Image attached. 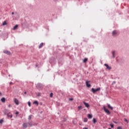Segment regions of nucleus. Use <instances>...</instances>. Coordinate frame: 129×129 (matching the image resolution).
Wrapping results in <instances>:
<instances>
[{
    "mask_svg": "<svg viewBox=\"0 0 129 129\" xmlns=\"http://www.w3.org/2000/svg\"><path fill=\"white\" fill-rule=\"evenodd\" d=\"M99 90H100V88H98L96 89H95L94 88L92 89V92H93V93H95V92H96L97 91H99Z\"/></svg>",
    "mask_w": 129,
    "mask_h": 129,
    "instance_id": "f257e3e1",
    "label": "nucleus"
},
{
    "mask_svg": "<svg viewBox=\"0 0 129 129\" xmlns=\"http://www.w3.org/2000/svg\"><path fill=\"white\" fill-rule=\"evenodd\" d=\"M116 55V51L114 50L112 52V58H115V56Z\"/></svg>",
    "mask_w": 129,
    "mask_h": 129,
    "instance_id": "f03ea898",
    "label": "nucleus"
},
{
    "mask_svg": "<svg viewBox=\"0 0 129 129\" xmlns=\"http://www.w3.org/2000/svg\"><path fill=\"white\" fill-rule=\"evenodd\" d=\"M104 110L106 113H107V114H110V112L108 109L106 108L105 107H104Z\"/></svg>",
    "mask_w": 129,
    "mask_h": 129,
    "instance_id": "7ed1b4c3",
    "label": "nucleus"
},
{
    "mask_svg": "<svg viewBox=\"0 0 129 129\" xmlns=\"http://www.w3.org/2000/svg\"><path fill=\"white\" fill-rule=\"evenodd\" d=\"M55 61H56V59L52 57L50 59L49 62L51 64H53V63H55Z\"/></svg>",
    "mask_w": 129,
    "mask_h": 129,
    "instance_id": "20e7f679",
    "label": "nucleus"
},
{
    "mask_svg": "<svg viewBox=\"0 0 129 129\" xmlns=\"http://www.w3.org/2000/svg\"><path fill=\"white\" fill-rule=\"evenodd\" d=\"M104 65V66H105L106 67V69L107 70H111V67H110L107 63H105Z\"/></svg>",
    "mask_w": 129,
    "mask_h": 129,
    "instance_id": "39448f33",
    "label": "nucleus"
},
{
    "mask_svg": "<svg viewBox=\"0 0 129 129\" xmlns=\"http://www.w3.org/2000/svg\"><path fill=\"white\" fill-rule=\"evenodd\" d=\"M112 36H116L117 35V31L114 30L112 32Z\"/></svg>",
    "mask_w": 129,
    "mask_h": 129,
    "instance_id": "423d86ee",
    "label": "nucleus"
},
{
    "mask_svg": "<svg viewBox=\"0 0 129 129\" xmlns=\"http://www.w3.org/2000/svg\"><path fill=\"white\" fill-rule=\"evenodd\" d=\"M14 102L16 104V105H19V100L17 99V98L14 99Z\"/></svg>",
    "mask_w": 129,
    "mask_h": 129,
    "instance_id": "0eeeda50",
    "label": "nucleus"
},
{
    "mask_svg": "<svg viewBox=\"0 0 129 129\" xmlns=\"http://www.w3.org/2000/svg\"><path fill=\"white\" fill-rule=\"evenodd\" d=\"M83 103L86 107H87V108H89V104L86 103V102H83Z\"/></svg>",
    "mask_w": 129,
    "mask_h": 129,
    "instance_id": "6e6552de",
    "label": "nucleus"
},
{
    "mask_svg": "<svg viewBox=\"0 0 129 129\" xmlns=\"http://www.w3.org/2000/svg\"><path fill=\"white\" fill-rule=\"evenodd\" d=\"M8 117H10V118H12L13 117V114H11V112H9L7 114Z\"/></svg>",
    "mask_w": 129,
    "mask_h": 129,
    "instance_id": "1a4fd4ad",
    "label": "nucleus"
},
{
    "mask_svg": "<svg viewBox=\"0 0 129 129\" xmlns=\"http://www.w3.org/2000/svg\"><path fill=\"white\" fill-rule=\"evenodd\" d=\"M4 53H5V54H7V55H11V52L8 50H4Z\"/></svg>",
    "mask_w": 129,
    "mask_h": 129,
    "instance_id": "9d476101",
    "label": "nucleus"
},
{
    "mask_svg": "<svg viewBox=\"0 0 129 129\" xmlns=\"http://www.w3.org/2000/svg\"><path fill=\"white\" fill-rule=\"evenodd\" d=\"M42 85L41 83H38L36 85V87H37V88H41L42 87Z\"/></svg>",
    "mask_w": 129,
    "mask_h": 129,
    "instance_id": "9b49d317",
    "label": "nucleus"
},
{
    "mask_svg": "<svg viewBox=\"0 0 129 129\" xmlns=\"http://www.w3.org/2000/svg\"><path fill=\"white\" fill-rule=\"evenodd\" d=\"M23 127H24V128H27V127H28V123H24L23 124Z\"/></svg>",
    "mask_w": 129,
    "mask_h": 129,
    "instance_id": "f8f14e48",
    "label": "nucleus"
},
{
    "mask_svg": "<svg viewBox=\"0 0 129 129\" xmlns=\"http://www.w3.org/2000/svg\"><path fill=\"white\" fill-rule=\"evenodd\" d=\"M89 82V81H86V85L87 87H90V86H91V85L89 84H88V83Z\"/></svg>",
    "mask_w": 129,
    "mask_h": 129,
    "instance_id": "ddd939ff",
    "label": "nucleus"
},
{
    "mask_svg": "<svg viewBox=\"0 0 129 129\" xmlns=\"http://www.w3.org/2000/svg\"><path fill=\"white\" fill-rule=\"evenodd\" d=\"M107 106H108V108H110V109H111V110H113V107H112V106H110V104H108V105H107Z\"/></svg>",
    "mask_w": 129,
    "mask_h": 129,
    "instance_id": "4468645a",
    "label": "nucleus"
},
{
    "mask_svg": "<svg viewBox=\"0 0 129 129\" xmlns=\"http://www.w3.org/2000/svg\"><path fill=\"white\" fill-rule=\"evenodd\" d=\"M1 101L2 102H6V98H5L4 97L2 98L1 99Z\"/></svg>",
    "mask_w": 129,
    "mask_h": 129,
    "instance_id": "2eb2a0df",
    "label": "nucleus"
},
{
    "mask_svg": "<svg viewBox=\"0 0 129 129\" xmlns=\"http://www.w3.org/2000/svg\"><path fill=\"white\" fill-rule=\"evenodd\" d=\"M17 29H18V25H15L13 28V30H17Z\"/></svg>",
    "mask_w": 129,
    "mask_h": 129,
    "instance_id": "dca6fc26",
    "label": "nucleus"
},
{
    "mask_svg": "<svg viewBox=\"0 0 129 129\" xmlns=\"http://www.w3.org/2000/svg\"><path fill=\"white\" fill-rule=\"evenodd\" d=\"M34 104H36V105H39V102H38V101H35L33 102Z\"/></svg>",
    "mask_w": 129,
    "mask_h": 129,
    "instance_id": "f3484780",
    "label": "nucleus"
},
{
    "mask_svg": "<svg viewBox=\"0 0 129 129\" xmlns=\"http://www.w3.org/2000/svg\"><path fill=\"white\" fill-rule=\"evenodd\" d=\"M88 118H92V115H91V114H88Z\"/></svg>",
    "mask_w": 129,
    "mask_h": 129,
    "instance_id": "a211bd4d",
    "label": "nucleus"
},
{
    "mask_svg": "<svg viewBox=\"0 0 129 129\" xmlns=\"http://www.w3.org/2000/svg\"><path fill=\"white\" fill-rule=\"evenodd\" d=\"M88 121V119H87V118H84V122H87Z\"/></svg>",
    "mask_w": 129,
    "mask_h": 129,
    "instance_id": "6ab92c4d",
    "label": "nucleus"
},
{
    "mask_svg": "<svg viewBox=\"0 0 129 129\" xmlns=\"http://www.w3.org/2000/svg\"><path fill=\"white\" fill-rule=\"evenodd\" d=\"M83 63H86V62H87V58H85L83 60Z\"/></svg>",
    "mask_w": 129,
    "mask_h": 129,
    "instance_id": "aec40b11",
    "label": "nucleus"
},
{
    "mask_svg": "<svg viewBox=\"0 0 129 129\" xmlns=\"http://www.w3.org/2000/svg\"><path fill=\"white\" fill-rule=\"evenodd\" d=\"M44 44V43H40V44L39 45V48H42V47H43V45Z\"/></svg>",
    "mask_w": 129,
    "mask_h": 129,
    "instance_id": "412c9836",
    "label": "nucleus"
},
{
    "mask_svg": "<svg viewBox=\"0 0 129 129\" xmlns=\"http://www.w3.org/2000/svg\"><path fill=\"white\" fill-rule=\"evenodd\" d=\"M3 26H6V25H7V21H5L3 24H2Z\"/></svg>",
    "mask_w": 129,
    "mask_h": 129,
    "instance_id": "4be33fe9",
    "label": "nucleus"
},
{
    "mask_svg": "<svg viewBox=\"0 0 129 129\" xmlns=\"http://www.w3.org/2000/svg\"><path fill=\"white\" fill-rule=\"evenodd\" d=\"M28 124H29V126H33V124L31 122H28Z\"/></svg>",
    "mask_w": 129,
    "mask_h": 129,
    "instance_id": "5701e85b",
    "label": "nucleus"
},
{
    "mask_svg": "<svg viewBox=\"0 0 129 129\" xmlns=\"http://www.w3.org/2000/svg\"><path fill=\"white\" fill-rule=\"evenodd\" d=\"M93 122L94 123H95V122H96V119L94 118L93 119Z\"/></svg>",
    "mask_w": 129,
    "mask_h": 129,
    "instance_id": "b1692460",
    "label": "nucleus"
},
{
    "mask_svg": "<svg viewBox=\"0 0 129 129\" xmlns=\"http://www.w3.org/2000/svg\"><path fill=\"white\" fill-rule=\"evenodd\" d=\"M82 107V106H78V109H79V110H81Z\"/></svg>",
    "mask_w": 129,
    "mask_h": 129,
    "instance_id": "393cba45",
    "label": "nucleus"
},
{
    "mask_svg": "<svg viewBox=\"0 0 129 129\" xmlns=\"http://www.w3.org/2000/svg\"><path fill=\"white\" fill-rule=\"evenodd\" d=\"M32 118V115H30L28 117V119H31Z\"/></svg>",
    "mask_w": 129,
    "mask_h": 129,
    "instance_id": "a878e982",
    "label": "nucleus"
},
{
    "mask_svg": "<svg viewBox=\"0 0 129 129\" xmlns=\"http://www.w3.org/2000/svg\"><path fill=\"white\" fill-rule=\"evenodd\" d=\"M124 121H125L127 123H128V121H127V119H124Z\"/></svg>",
    "mask_w": 129,
    "mask_h": 129,
    "instance_id": "bb28decb",
    "label": "nucleus"
},
{
    "mask_svg": "<svg viewBox=\"0 0 129 129\" xmlns=\"http://www.w3.org/2000/svg\"><path fill=\"white\" fill-rule=\"evenodd\" d=\"M50 97H53V94H52V93H51L50 94Z\"/></svg>",
    "mask_w": 129,
    "mask_h": 129,
    "instance_id": "cd10ccee",
    "label": "nucleus"
},
{
    "mask_svg": "<svg viewBox=\"0 0 129 129\" xmlns=\"http://www.w3.org/2000/svg\"><path fill=\"white\" fill-rule=\"evenodd\" d=\"M28 104L29 106L31 107V102H28Z\"/></svg>",
    "mask_w": 129,
    "mask_h": 129,
    "instance_id": "c85d7f7f",
    "label": "nucleus"
},
{
    "mask_svg": "<svg viewBox=\"0 0 129 129\" xmlns=\"http://www.w3.org/2000/svg\"><path fill=\"white\" fill-rule=\"evenodd\" d=\"M3 122H4V120L3 119L0 120V123H3Z\"/></svg>",
    "mask_w": 129,
    "mask_h": 129,
    "instance_id": "c756f323",
    "label": "nucleus"
},
{
    "mask_svg": "<svg viewBox=\"0 0 129 129\" xmlns=\"http://www.w3.org/2000/svg\"><path fill=\"white\" fill-rule=\"evenodd\" d=\"M110 125L111 128H113V124H110Z\"/></svg>",
    "mask_w": 129,
    "mask_h": 129,
    "instance_id": "7c9ffc66",
    "label": "nucleus"
},
{
    "mask_svg": "<svg viewBox=\"0 0 129 129\" xmlns=\"http://www.w3.org/2000/svg\"><path fill=\"white\" fill-rule=\"evenodd\" d=\"M117 129H122V127H121V126H118L117 128Z\"/></svg>",
    "mask_w": 129,
    "mask_h": 129,
    "instance_id": "2f4dec72",
    "label": "nucleus"
},
{
    "mask_svg": "<svg viewBox=\"0 0 129 129\" xmlns=\"http://www.w3.org/2000/svg\"><path fill=\"white\" fill-rule=\"evenodd\" d=\"M69 100H70V101H72V100H73V98H70V99H69Z\"/></svg>",
    "mask_w": 129,
    "mask_h": 129,
    "instance_id": "473e14b6",
    "label": "nucleus"
},
{
    "mask_svg": "<svg viewBox=\"0 0 129 129\" xmlns=\"http://www.w3.org/2000/svg\"><path fill=\"white\" fill-rule=\"evenodd\" d=\"M113 84H115V82H113L112 83V85H113Z\"/></svg>",
    "mask_w": 129,
    "mask_h": 129,
    "instance_id": "72a5a7b5",
    "label": "nucleus"
},
{
    "mask_svg": "<svg viewBox=\"0 0 129 129\" xmlns=\"http://www.w3.org/2000/svg\"><path fill=\"white\" fill-rule=\"evenodd\" d=\"M11 106H12L11 105V104H9V105H8V107H11Z\"/></svg>",
    "mask_w": 129,
    "mask_h": 129,
    "instance_id": "f704fd0d",
    "label": "nucleus"
},
{
    "mask_svg": "<svg viewBox=\"0 0 129 129\" xmlns=\"http://www.w3.org/2000/svg\"><path fill=\"white\" fill-rule=\"evenodd\" d=\"M19 113V112H16V113H15V114H18Z\"/></svg>",
    "mask_w": 129,
    "mask_h": 129,
    "instance_id": "c9c22d12",
    "label": "nucleus"
},
{
    "mask_svg": "<svg viewBox=\"0 0 129 129\" xmlns=\"http://www.w3.org/2000/svg\"><path fill=\"white\" fill-rule=\"evenodd\" d=\"M10 85H12V84H13V83L12 82H10Z\"/></svg>",
    "mask_w": 129,
    "mask_h": 129,
    "instance_id": "e433bc0d",
    "label": "nucleus"
},
{
    "mask_svg": "<svg viewBox=\"0 0 129 129\" xmlns=\"http://www.w3.org/2000/svg\"><path fill=\"white\" fill-rule=\"evenodd\" d=\"M83 129H88L87 127H84Z\"/></svg>",
    "mask_w": 129,
    "mask_h": 129,
    "instance_id": "4c0bfd02",
    "label": "nucleus"
},
{
    "mask_svg": "<svg viewBox=\"0 0 129 129\" xmlns=\"http://www.w3.org/2000/svg\"><path fill=\"white\" fill-rule=\"evenodd\" d=\"M54 2H58V0H53Z\"/></svg>",
    "mask_w": 129,
    "mask_h": 129,
    "instance_id": "58836bf2",
    "label": "nucleus"
},
{
    "mask_svg": "<svg viewBox=\"0 0 129 129\" xmlns=\"http://www.w3.org/2000/svg\"><path fill=\"white\" fill-rule=\"evenodd\" d=\"M24 94H27V92H24Z\"/></svg>",
    "mask_w": 129,
    "mask_h": 129,
    "instance_id": "ea45409f",
    "label": "nucleus"
},
{
    "mask_svg": "<svg viewBox=\"0 0 129 129\" xmlns=\"http://www.w3.org/2000/svg\"><path fill=\"white\" fill-rule=\"evenodd\" d=\"M15 13L14 12L12 13V15H14Z\"/></svg>",
    "mask_w": 129,
    "mask_h": 129,
    "instance_id": "a19ab883",
    "label": "nucleus"
},
{
    "mask_svg": "<svg viewBox=\"0 0 129 129\" xmlns=\"http://www.w3.org/2000/svg\"><path fill=\"white\" fill-rule=\"evenodd\" d=\"M0 96H2V93L0 92Z\"/></svg>",
    "mask_w": 129,
    "mask_h": 129,
    "instance_id": "79ce46f5",
    "label": "nucleus"
},
{
    "mask_svg": "<svg viewBox=\"0 0 129 129\" xmlns=\"http://www.w3.org/2000/svg\"><path fill=\"white\" fill-rule=\"evenodd\" d=\"M36 67H38V64H36Z\"/></svg>",
    "mask_w": 129,
    "mask_h": 129,
    "instance_id": "37998d69",
    "label": "nucleus"
},
{
    "mask_svg": "<svg viewBox=\"0 0 129 129\" xmlns=\"http://www.w3.org/2000/svg\"><path fill=\"white\" fill-rule=\"evenodd\" d=\"M37 95H38V96H39V95H40V93H39Z\"/></svg>",
    "mask_w": 129,
    "mask_h": 129,
    "instance_id": "c03bdc74",
    "label": "nucleus"
},
{
    "mask_svg": "<svg viewBox=\"0 0 129 129\" xmlns=\"http://www.w3.org/2000/svg\"><path fill=\"white\" fill-rule=\"evenodd\" d=\"M108 129H111V128H108Z\"/></svg>",
    "mask_w": 129,
    "mask_h": 129,
    "instance_id": "a18cd8bd",
    "label": "nucleus"
}]
</instances>
